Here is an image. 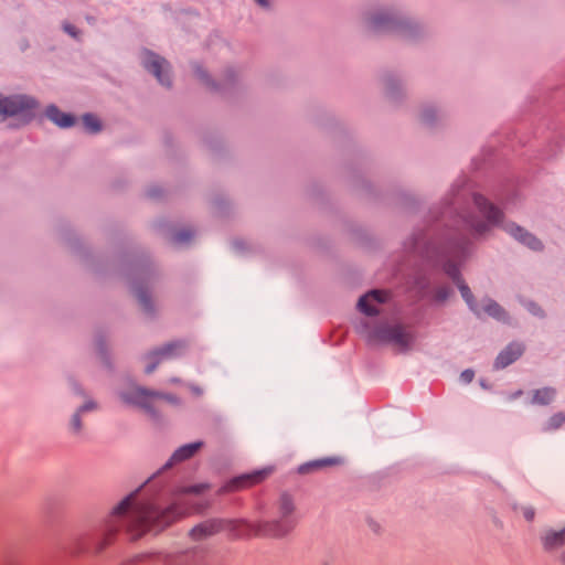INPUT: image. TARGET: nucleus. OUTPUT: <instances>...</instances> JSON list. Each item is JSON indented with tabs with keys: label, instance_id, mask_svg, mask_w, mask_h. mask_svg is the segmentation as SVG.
Returning <instances> with one entry per match:
<instances>
[{
	"label": "nucleus",
	"instance_id": "nucleus-1",
	"mask_svg": "<svg viewBox=\"0 0 565 565\" xmlns=\"http://www.w3.org/2000/svg\"><path fill=\"white\" fill-rule=\"evenodd\" d=\"M186 513L189 512L179 511L177 505L159 512L152 504L138 502L131 495L114 511L111 522L116 524L115 530L126 529L132 539H139L150 531L160 532L178 516Z\"/></svg>",
	"mask_w": 565,
	"mask_h": 565
},
{
	"label": "nucleus",
	"instance_id": "nucleus-2",
	"mask_svg": "<svg viewBox=\"0 0 565 565\" xmlns=\"http://www.w3.org/2000/svg\"><path fill=\"white\" fill-rule=\"evenodd\" d=\"M36 105L33 99L25 96L4 98L0 96V115H21L29 119L33 115Z\"/></svg>",
	"mask_w": 565,
	"mask_h": 565
},
{
	"label": "nucleus",
	"instance_id": "nucleus-3",
	"mask_svg": "<svg viewBox=\"0 0 565 565\" xmlns=\"http://www.w3.org/2000/svg\"><path fill=\"white\" fill-rule=\"evenodd\" d=\"M375 338L381 341L393 342L401 348L407 347L412 340L411 334L402 327H390L381 329L375 334Z\"/></svg>",
	"mask_w": 565,
	"mask_h": 565
},
{
	"label": "nucleus",
	"instance_id": "nucleus-4",
	"mask_svg": "<svg viewBox=\"0 0 565 565\" xmlns=\"http://www.w3.org/2000/svg\"><path fill=\"white\" fill-rule=\"evenodd\" d=\"M388 294L383 290H373L362 297L359 301V308L366 315L379 312V306L386 301Z\"/></svg>",
	"mask_w": 565,
	"mask_h": 565
},
{
	"label": "nucleus",
	"instance_id": "nucleus-5",
	"mask_svg": "<svg viewBox=\"0 0 565 565\" xmlns=\"http://www.w3.org/2000/svg\"><path fill=\"white\" fill-rule=\"evenodd\" d=\"M267 475V471H256L249 475L239 476L227 483L226 490L234 491L249 488L254 484L262 482Z\"/></svg>",
	"mask_w": 565,
	"mask_h": 565
},
{
	"label": "nucleus",
	"instance_id": "nucleus-6",
	"mask_svg": "<svg viewBox=\"0 0 565 565\" xmlns=\"http://www.w3.org/2000/svg\"><path fill=\"white\" fill-rule=\"evenodd\" d=\"M142 58L145 66L153 72L159 82H163V73L168 68L167 62L151 52H145Z\"/></svg>",
	"mask_w": 565,
	"mask_h": 565
},
{
	"label": "nucleus",
	"instance_id": "nucleus-7",
	"mask_svg": "<svg viewBox=\"0 0 565 565\" xmlns=\"http://www.w3.org/2000/svg\"><path fill=\"white\" fill-rule=\"evenodd\" d=\"M476 205L479 209V212L484 216L489 223H495L501 217V212L488 203V201L482 196L476 198Z\"/></svg>",
	"mask_w": 565,
	"mask_h": 565
},
{
	"label": "nucleus",
	"instance_id": "nucleus-8",
	"mask_svg": "<svg viewBox=\"0 0 565 565\" xmlns=\"http://www.w3.org/2000/svg\"><path fill=\"white\" fill-rule=\"evenodd\" d=\"M523 352V348L520 344H512L508 347L497 359V366L505 367L515 361Z\"/></svg>",
	"mask_w": 565,
	"mask_h": 565
},
{
	"label": "nucleus",
	"instance_id": "nucleus-9",
	"mask_svg": "<svg viewBox=\"0 0 565 565\" xmlns=\"http://www.w3.org/2000/svg\"><path fill=\"white\" fill-rule=\"evenodd\" d=\"M508 231L520 242L524 243L532 249H540L541 243L539 239H536L533 235L525 232L523 228L516 226V225H510L508 227Z\"/></svg>",
	"mask_w": 565,
	"mask_h": 565
},
{
	"label": "nucleus",
	"instance_id": "nucleus-10",
	"mask_svg": "<svg viewBox=\"0 0 565 565\" xmlns=\"http://www.w3.org/2000/svg\"><path fill=\"white\" fill-rule=\"evenodd\" d=\"M46 115L60 127H70L74 124V118L71 115L63 114L55 107H49Z\"/></svg>",
	"mask_w": 565,
	"mask_h": 565
},
{
	"label": "nucleus",
	"instance_id": "nucleus-11",
	"mask_svg": "<svg viewBox=\"0 0 565 565\" xmlns=\"http://www.w3.org/2000/svg\"><path fill=\"white\" fill-rule=\"evenodd\" d=\"M220 530V523L214 521H209L202 523L194 527L191 532V535L195 539H201L205 535H211Z\"/></svg>",
	"mask_w": 565,
	"mask_h": 565
},
{
	"label": "nucleus",
	"instance_id": "nucleus-12",
	"mask_svg": "<svg viewBox=\"0 0 565 565\" xmlns=\"http://www.w3.org/2000/svg\"><path fill=\"white\" fill-rule=\"evenodd\" d=\"M201 447V444L200 443H194V444H190V445H185L181 448H179L172 456L171 460L173 462H179V461H182L184 459H188L190 457H192Z\"/></svg>",
	"mask_w": 565,
	"mask_h": 565
},
{
	"label": "nucleus",
	"instance_id": "nucleus-13",
	"mask_svg": "<svg viewBox=\"0 0 565 565\" xmlns=\"http://www.w3.org/2000/svg\"><path fill=\"white\" fill-rule=\"evenodd\" d=\"M565 542V529L561 532H551L544 536V545L546 548H554Z\"/></svg>",
	"mask_w": 565,
	"mask_h": 565
},
{
	"label": "nucleus",
	"instance_id": "nucleus-14",
	"mask_svg": "<svg viewBox=\"0 0 565 565\" xmlns=\"http://www.w3.org/2000/svg\"><path fill=\"white\" fill-rule=\"evenodd\" d=\"M555 396V391L553 388H542L537 390L534 394L533 402L540 405L550 404Z\"/></svg>",
	"mask_w": 565,
	"mask_h": 565
},
{
	"label": "nucleus",
	"instance_id": "nucleus-15",
	"mask_svg": "<svg viewBox=\"0 0 565 565\" xmlns=\"http://www.w3.org/2000/svg\"><path fill=\"white\" fill-rule=\"evenodd\" d=\"M83 125L89 132H97L100 130L102 125L97 117L93 115H85L83 117Z\"/></svg>",
	"mask_w": 565,
	"mask_h": 565
},
{
	"label": "nucleus",
	"instance_id": "nucleus-16",
	"mask_svg": "<svg viewBox=\"0 0 565 565\" xmlns=\"http://www.w3.org/2000/svg\"><path fill=\"white\" fill-rule=\"evenodd\" d=\"M482 310L484 312H487L488 315L494 317V318H498L500 319L503 315V311L502 309L499 307V305L494 303V302H489L487 303Z\"/></svg>",
	"mask_w": 565,
	"mask_h": 565
},
{
	"label": "nucleus",
	"instance_id": "nucleus-17",
	"mask_svg": "<svg viewBox=\"0 0 565 565\" xmlns=\"http://www.w3.org/2000/svg\"><path fill=\"white\" fill-rule=\"evenodd\" d=\"M458 287H459V289H460V291H461L462 297L466 299V301L469 303V306H470V307H471L476 312L480 313V312H481V309H479V308L475 307V306L472 305V302H471V299H470V296H471V295H470V290H469V288H468L466 285H463L462 282H459V284H458Z\"/></svg>",
	"mask_w": 565,
	"mask_h": 565
},
{
	"label": "nucleus",
	"instance_id": "nucleus-18",
	"mask_svg": "<svg viewBox=\"0 0 565 565\" xmlns=\"http://www.w3.org/2000/svg\"><path fill=\"white\" fill-rule=\"evenodd\" d=\"M135 396L129 398L128 401L135 404H141L143 405V399L146 398V394L143 391L136 388L134 391Z\"/></svg>",
	"mask_w": 565,
	"mask_h": 565
},
{
	"label": "nucleus",
	"instance_id": "nucleus-19",
	"mask_svg": "<svg viewBox=\"0 0 565 565\" xmlns=\"http://www.w3.org/2000/svg\"><path fill=\"white\" fill-rule=\"evenodd\" d=\"M564 422H565V416L563 414H557L551 418L550 427L558 428Z\"/></svg>",
	"mask_w": 565,
	"mask_h": 565
},
{
	"label": "nucleus",
	"instance_id": "nucleus-20",
	"mask_svg": "<svg viewBox=\"0 0 565 565\" xmlns=\"http://www.w3.org/2000/svg\"><path fill=\"white\" fill-rule=\"evenodd\" d=\"M333 463H335L334 460L327 459V460L315 461V462L310 463L308 467H321V466H328V465H333Z\"/></svg>",
	"mask_w": 565,
	"mask_h": 565
},
{
	"label": "nucleus",
	"instance_id": "nucleus-21",
	"mask_svg": "<svg viewBox=\"0 0 565 565\" xmlns=\"http://www.w3.org/2000/svg\"><path fill=\"white\" fill-rule=\"evenodd\" d=\"M461 379H462V381H465L466 383L471 382V381H472V379H473V372H472V371H469V370H467V371L462 372V373H461Z\"/></svg>",
	"mask_w": 565,
	"mask_h": 565
},
{
	"label": "nucleus",
	"instance_id": "nucleus-22",
	"mask_svg": "<svg viewBox=\"0 0 565 565\" xmlns=\"http://www.w3.org/2000/svg\"><path fill=\"white\" fill-rule=\"evenodd\" d=\"M282 510L285 511V513H289L292 510L291 503L287 498L282 499Z\"/></svg>",
	"mask_w": 565,
	"mask_h": 565
},
{
	"label": "nucleus",
	"instance_id": "nucleus-23",
	"mask_svg": "<svg viewBox=\"0 0 565 565\" xmlns=\"http://www.w3.org/2000/svg\"><path fill=\"white\" fill-rule=\"evenodd\" d=\"M523 515L526 520L531 521L534 518V511L530 508L524 509Z\"/></svg>",
	"mask_w": 565,
	"mask_h": 565
},
{
	"label": "nucleus",
	"instance_id": "nucleus-24",
	"mask_svg": "<svg viewBox=\"0 0 565 565\" xmlns=\"http://www.w3.org/2000/svg\"><path fill=\"white\" fill-rule=\"evenodd\" d=\"M65 31L67 33H70L72 36H76V31H75L74 26L65 25Z\"/></svg>",
	"mask_w": 565,
	"mask_h": 565
},
{
	"label": "nucleus",
	"instance_id": "nucleus-25",
	"mask_svg": "<svg viewBox=\"0 0 565 565\" xmlns=\"http://www.w3.org/2000/svg\"><path fill=\"white\" fill-rule=\"evenodd\" d=\"M475 228H476V231H477L478 233H482V232H484V231H486V226H484V225H476V227H475Z\"/></svg>",
	"mask_w": 565,
	"mask_h": 565
},
{
	"label": "nucleus",
	"instance_id": "nucleus-26",
	"mask_svg": "<svg viewBox=\"0 0 565 565\" xmlns=\"http://www.w3.org/2000/svg\"><path fill=\"white\" fill-rule=\"evenodd\" d=\"M73 423H74V426H75V429H79V425H78V415H76L73 419Z\"/></svg>",
	"mask_w": 565,
	"mask_h": 565
},
{
	"label": "nucleus",
	"instance_id": "nucleus-27",
	"mask_svg": "<svg viewBox=\"0 0 565 565\" xmlns=\"http://www.w3.org/2000/svg\"><path fill=\"white\" fill-rule=\"evenodd\" d=\"M259 4L262 6H266L267 4V1L266 0H256Z\"/></svg>",
	"mask_w": 565,
	"mask_h": 565
},
{
	"label": "nucleus",
	"instance_id": "nucleus-28",
	"mask_svg": "<svg viewBox=\"0 0 565 565\" xmlns=\"http://www.w3.org/2000/svg\"><path fill=\"white\" fill-rule=\"evenodd\" d=\"M162 84H166V85H169V82H166V79L163 78V82H161Z\"/></svg>",
	"mask_w": 565,
	"mask_h": 565
}]
</instances>
